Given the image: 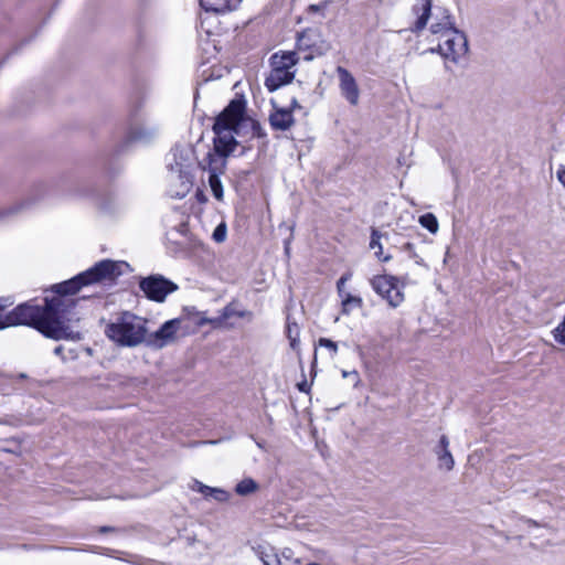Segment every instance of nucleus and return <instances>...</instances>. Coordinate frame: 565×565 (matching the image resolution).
Listing matches in <instances>:
<instances>
[{
    "label": "nucleus",
    "instance_id": "29",
    "mask_svg": "<svg viewBox=\"0 0 565 565\" xmlns=\"http://www.w3.org/2000/svg\"><path fill=\"white\" fill-rule=\"evenodd\" d=\"M403 250L407 252L409 254V257L415 259L416 264H423V259L416 254L415 246L413 243H405L403 245Z\"/></svg>",
    "mask_w": 565,
    "mask_h": 565
},
{
    "label": "nucleus",
    "instance_id": "22",
    "mask_svg": "<svg viewBox=\"0 0 565 565\" xmlns=\"http://www.w3.org/2000/svg\"><path fill=\"white\" fill-rule=\"evenodd\" d=\"M258 489H259V486L254 479L244 478L236 484L235 492L238 495L246 497V495H249V494L256 492Z\"/></svg>",
    "mask_w": 565,
    "mask_h": 565
},
{
    "label": "nucleus",
    "instance_id": "38",
    "mask_svg": "<svg viewBox=\"0 0 565 565\" xmlns=\"http://www.w3.org/2000/svg\"><path fill=\"white\" fill-rule=\"evenodd\" d=\"M113 531H114V527H110V526H102L99 529L100 533H108V532H113Z\"/></svg>",
    "mask_w": 565,
    "mask_h": 565
},
{
    "label": "nucleus",
    "instance_id": "9",
    "mask_svg": "<svg viewBox=\"0 0 565 565\" xmlns=\"http://www.w3.org/2000/svg\"><path fill=\"white\" fill-rule=\"evenodd\" d=\"M180 323V319L166 321L154 333L146 335L145 342L153 349L167 347L175 341Z\"/></svg>",
    "mask_w": 565,
    "mask_h": 565
},
{
    "label": "nucleus",
    "instance_id": "5",
    "mask_svg": "<svg viewBox=\"0 0 565 565\" xmlns=\"http://www.w3.org/2000/svg\"><path fill=\"white\" fill-rule=\"evenodd\" d=\"M139 288L147 299L154 302H164L167 297L179 289L178 285L160 274L141 277Z\"/></svg>",
    "mask_w": 565,
    "mask_h": 565
},
{
    "label": "nucleus",
    "instance_id": "10",
    "mask_svg": "<svg viewBox=\"0 0 565 565\" xmlns=\"http://www.w3.org/2000/svg\"><path fill=\"white\" fill-rule=\"evenodd\" d=\"M297 49L299 51H310L311 54L306 56V60H311L315 54H324L329 50V44L321 39L316 30L307 29L298 34Z\"/></svg>",
    "mask_w": 565,
    "mask_h": 565
},
{
    "label": "nucleus",
    "instance_id": "41",
    "mask_svg": "<svg viewBox=\"0 0 565 565\" xmlns=\"http://www.w3.org/2000/svg\"><path fill=\"white\" fill-rule=\"evenodd\" d=\"M61 351H62V347H56V348H55V350H54V352H55L56 354H60V353H61Z\"/></svg>",
    "mask_w": 565,
    "mask_h": 565
},
{
    "label": "nucleus",
    "instance_id": "26",
    "mask_svg": "<svg viewBox=\"0 0 565 565\" xmlns=\"http://www.w3.org/2000/svg\"><path fill=\"white\" fill-rule=\"evenodd\" d=\"M419 224L429 231L431 234H436L439 230L437 217L433 213H426L419 216Z\"/></svg>",
    "mask_w": 565,
    "mask_h": 565
},
{
    "label": "nucleus",
    "instance_id": "17",
    "mask_svg": "<svg viewBox=\"0 0 565 565\" xmlns=\"http://www.w3.org/2000/svg\"><path fill=\"white\" fill-rule=\"evenodd\" d=\"M299 58L295 51H281L270 56L271 67H277L285 71H296L295 66Z\"/></svg>",
    "mask_w": 565,
    "mask_h": 565
},
{
    "label": "nucleus",
    "instance_id": "39",
    "mask_svg": "<svg viewBox=\"0 0 565 565\" xmlns=\"http://www.w3.org/2000/svg\"><path fill=\"white\" fill-rule=\"evenodd\" d=\"M282 556H284V557H286V558H290V556H291V550L286 548V550L282 552Z\"/></svg>",
    "mask_w": 565,
    "mask_h": 565
},
{
    "label": "nucleus",
    "instance_id": "7",
    "mask_svg": "<svg viewBox=\"0 0 565 565\" xmlns=\"http://www.w3.org/2000/svg\"><path fill=\"white\" fill-rule=\"evenodd\" d=\"M158 129L147 120L137 115L130 117L129 125L124 138V145L148 143L153 140Z\"/></svg>",
    "mask_w": 565,
    "mask_h": 565
},
{
    "label": "nucleus",
    "instance_id": "34",
    "mask_svg": "<svg viewBox=\"0 0 565 565\" xmlns=\"http://www.w3.org/2000/svg\"><path fill=\"white\" fill-rule=\"evenodd\" d=\"M342 376L343 377H352L353 381L355 382V384H358L360 382V375L356 371H351V372H348V371H343L342 372Z\"/></svg>",
    "mask_w": 565,
    "mask_h": 565
},
{
    "label": "nucleus",
    "instance_id": "1",
    "mask_svg": "<svg viewBox=\"0 0 565 565\" xmlns=\"http://www.w3.org/2000/svg\"><path fill=\"white\" fill-rule=\"evenodd\" d=\"M128 267L126 262L100 260L77 276L52 286L54 295L45 297L43 306L26 301L7 313L0 311V330L28 326L53 340L73 338L70 323L78 320L75 311L78 299L73 296L84 286L114 282Z\"/></svg>",
    "mask_w": 565,
    "mask_h": 565
},
{
    "label": "nucleus",
    "instance_id": "24",
    "mask_svg": "<svg viewBox=\"0 0 565 565\" xmlns=\"http://www.w3.org/2000/svg\"><path fill=\"white\" fill-rule=\"evenodd\" d=\"M200 492L206 497L214 498L218 502H224L230 498V494L225 490L218 488H211L202 483H200Z\"/></svg>",
    "mask_w": 565,
    "mask_h": 565
},
{
    "label": "nucleus",
    "instance_id": "11",
    "mask_svg": "<svg viewBox=\"0 0 565 565\" xmlns=\"http://www.w3.org/2000/svg\"><path fill=\"white\" fill-rule=\"evenodd\" d=\"M337 73L339 75L341 94L351 105H356L359 103L360 90L355 78L342 66L337 67Z\"/></svg>",
    "mask_w": 565,
    "mask_h": 565
},
{
    "label": "nucleus",
    "instance_id": "21",
    "mask_svg": "<svg viewBox=\"0 0 565 565\" xmlns=\"http://www.w3.org/2000/svg\"><path fill=\"white\" fill-rule=\"evenodd\" d=\"M339 297L341 298V312L345 316L350 315L353 309H361L363 307V300L359 296L345 292Z\"/></svg>",
    "mask_w": 565,
    "mask_h": 565
},
{
    "label": "nucleus",
    "instance_id": "16",
    "mask_svg": "<svg viewBox=\"0 0 565 565\" xmlns=\"http://www.w3.org/2000/svg\"><path fill=\"white\" fill-rule=\"evenodd\" d=\"M269 122L275 130H288L295 124L291 109L275 107V110L269 115Z\"/></svg>",
    "mask_w": 565,
    "mask_h": 565
},
{
    "label": "nucleus",
    "instance_id": "40",
    "mask_svg": "<svg viewBox=\"0 0 565 565\" xmlns=\"http://www.w3.org/2000/svg\"><path fill=\"white\" fill-rule=\"evenodd\" d=\"M217 443H218V440H209V441H203L202 444H212V445H214V444H217Z\"/></svg>",
    "mask_w": 565,
    "mask_h": 565
},
{
    "label": "nucleus",
    "instance_id": "19",
    "mask_svg": "<svg viewBox=\"0 0 565 565\" xmlns=\"http://www.w3.org/2000/svg\"><path fill=\"white\" fill-rule=\"evenodd\" d=\"M200 6L205 11L215 13H224L233 9L232 0H200Z\"/></svg>",
    "mask_w": 565,
    "mask_h": 565
},
{
    "label": "nucleus",
    "instance_id": "20",
    "mask_svg": "<svg viewBox=\"0 0 565 565\" xmlns=\"http://www.w3.org/2000/svg\"><path fill=\"white\" fill-rule=\"evenodd\" d=\"M257 555L264 565H282L278 553L271 546H258Z\"/></svg>",
    "mask_w": 565,
    "mask_h": 565
},
{
    "label": "nucleus",
    "instance_id": "4",
    "mask_svg": "<svg viewBox=\"0 0 565 565\" xmlns=\"http://www.w3.org/2000/svg\"><path fill=\"white\" fill-rule=\"evenodd\" d=\"M105 333L118 345L134 348L146 340V320L134 313L124 312L114 322L107 324Z\"/></svg>",
    "mask_w": 565,
    "mask_h": 565
},
{
    "label": "nucleus",
    "instance_id": "37",
    "mask_svg": "<svg viewBox=\"0 0 565 565\" xmlns=\"http://www.w3.org/2000/svg\"><path fill=\"white\" fill-rule=\"evenodd\" d=\"M296 108H301V106L299 105V103L297 102V99H296V98H292V99H291V104H290V108H289V109H291V111H292V110H294V109H296Z\"/></svg>",
    "mask_w": 565,
    "mask_h": 565
},
{
    "label": "nucleus",
    "instance_id": "35",
    "mask_svg": "<svg viewBox=\"0 0 565 565\" xmlns=\"http://www.w3.org/2000/svg\"><path fill=\"white\" fill-rule=\"evenodd\" d=\"M297 386L300 392H305V393H308L309 388H310V386L306 380L302 381L301 383H298Z\"/></svg>",
    "mask_w": 565,
    "mask_h": 565
},
{
    "label": "nucleus",
    "instance_id": "14",
    "mask_svg": "<svg viewBox=\"0 0 565 565\" xmlns=\"http://www.w3.org/2000/svg\"><path fill=\"white\" fill-rule=\"evenodd\" d=\"M434 452L438 459V467L450 471L455 467V459L449 450V439L446 435H443L434 448Z\"/></svg>",
    "mask_w": 565,
    "mask_h": 565
},
{
    "label": "nucleus",
    "instance_id": "28",
    "mask_svg": "<svg viewBox=\"0 0 565 565\" xmlns=\"http://www.w3.org/2000/svg\"><path fill=\"white\" fill-rule=\"evenodd\" d=\"M213 239L217 243H222L226 238V225L224 223L216 226L213 232Z\"/></svg>",
    "mask_w": 565,
    "mask_h": 565
},
{
    "label": "nucleus",
    "instance_id": "15",
    "mask_svg": "<svg viewBox=\"0 0 565 565\" xmlns=\"http://www.w3.org/2000/svg\"><path fill=\"white\" fill-rule=\"evenodd\" d=\"M454 29L457 28L455 26L452 15L447 9H441L436 15V21L430 25V32L433 34H440L441 36L449 34Z\"/></svg>",
    "mask_w": 565,
    "mask_h": 565
},
{
    "label": "nucleus",
    "instance_id": "6",
    "mask_svg": "<svg viewBox=\"0 0 565 565\" xmlns=\"http://www.w3.org/2000/svg\"><path fill=\"white\" fill-rule=\"evenodd\" d=\"M371 286L392 308H397L404 301V292L398 286V278L395 276H375L371 279Z\"/></svg>",
    "mask_w": 565,
    "mask_h": 565
},
{
    "label": "nucleus",
    "instance_id": "27",
    "mask_svg": "<svg viewBox=\"0 0 565 565\" xmlns=\"http://www.w3.org/2000/svg\"><path fill=\"white\" fill-rule=\"evenodd\" d=\"M319 347L326 348L330 351L331 358H334L338 354V343L327 339L320 338L318 341Z\"/></svg>",
    "mask_w": 565,
    "mask_h": 565
},
{
    "label": "nucleus",
    "instance_id": "8",
    "mask_svg": "<svg viewBox=\"0 0 565 565\" xmlns=\"http://www.w3.org/2000/svg\"><path fill=\"white\" fill-rule=\"evenodd\" d=\"M445 36L447 39L444 44H439L436 51L445 58L458 63L459 60L468 53V39L466 34L458 29H454L452 32Z\"/></svg>",
    "mask_w": 565,
    "mask_h": 565
},
{
    "label": "nucleus",
    "instance_id": "25",
    "mask_svg": "<svg viewBox=\"0 0 565 565\" xmlns=\"http://www.w3.org/2000/svg\"><path fill=\"white\" fill-rule=\"evenodd\" d=\"M380 238H381V233L375 230V228H372V232H371V242H370V247L372 249H375L377 248V250L375 252V255L376 257L382 260V262H388L392 259V256L391 255H386V256H383L382 257V244L380 243Z\"/></svg>",
    "mask_w": 565,
    "mask_h": 565
},
{
    "label": "nucleus",
    "instance_id": "12",
    "mask_svg": "<svg viewBox=\"0 0 565 565\" xmlns=\"http://www.w3.org/2000/svg\"><path fill=\"white\" fill-rule=\"evenodd\" d=\"M431 7L433 0H423L420 6H414L412 8V12L417 15L416 21L409 28L412 33L419 34L423 30H425L431 15Z\"/></svg>",
    "mask_w": 565,
    "mask_h": 565
},
{
    "label": "nucleus",
    "instance_id": "2",
    "mask_svg": "<svg viewBox=\"0 0 565 565\" xmlns=\"http://www.w3.org/2000/svg\"><path fill=\"white\" fill-rule=\"evenodd\" d=\"M245 102L233 99L215 118L213 125V149L199 162L202 171L207 172L209 184L213 196L223 200V185L220 177L225 173L228 156L238 145L234 134H237L238 126L244 119Z\"/></svg>",
    "mask_w": 565,
    "mask_h": 565
},
{
    "label": "nucleus",
    "instance_id": "36",
    "mask_svg": "<svg viewBox=\"0 0 565 565\" xmlns=\"http://www.w3.org/2000/svg\"><path fill=\"white\" fill-rule=\"evenodd\" d=\"M322 9H323V7L320 4H310L308 8V11L310 13H317V12H320Z\"/></svg>",
    "mask_w": 565,
    "mask_h": 565
},
{
    "label": "nucleus",
    "instance_id": "23",
    "mask_svg": "<svg viewBox=\"0 0 565 565\" xmlns=\"http://www.w3.org/2000/svg\"><path fill=\"white\" fill-rule=\"evenodd\" d=\"M286 333L292 350H297L300 342V327L297 322L287 320Z\"/></svg>",
    "mask_w": 565,
    "mask_h": 565
},
{
    "label": "nucleus",
    "instance_id": "33",
    "mask_svg": "<svg viewBox=\"0 0 565 565\" xmlns=\"http://www.w3.org/2000/svg\"><path fill=\"white\" fill-rule=\"evenodd\" d=\"M556 175L559 183L565 188V166H559Z\"/></svg>",
    "mask_w": 565,
    "mask_h": 565
},
{
    "label": "nucleus",
    "instance_id": "3",
    "mask_svg": "<svg viewBox=\"0 0 565 565\" xmlns=\"http://www.w3.org/2000/svg\"><path fill=\"white\" fill-rule=\"evenodd\" d=\"M193 150L189 146H174L168 154L169 194L171 198H184L192 186Z\"/></svg>",
    "mask_w": 565,
    "mask_h": 565
},
{
    "label": "nucleus",
    "instance_id": "18",
    "mask_svg": "<svg viewBox=\"0 0 565 565\" xmlns=\"http://www.w3.org/2000/svg\"><path fill=\"white\" fill-rule=\"evenodd\" d=\"M232 317H238V318H248L252 319L253 313L248 310H237L235 302H230L227 306H225L222 311L221 316L218 318H214L209 320L210 323L214 326H221L225 320L232 318Z\"/></svg>",
    "mask_w": 565,
    "mask_h": 565
},
{
    "label": "nucleus",
    "instance_id": "13",
    "mask_svg": "<svg viewBox=\"0 0 565 565\" xmlns=\"http://www.w3.org/2000/svg\"><path fill=\"white\" fill-rule=\"evenodd\" d=\"M296 71H285L271 67L269 75L265 79V86L269 92H274L282 85L289 84L295 78Z\"/></svg>",
    "mask_w": 565,
    "mask_h": 565
},
{
    "label": "nucleus",
    "instance_id": "31",
    "mask_svg": "<svg viewBox=\"0 0 565 565\" xmlns=\"http://www.w3.org/2000/svg\"><path fill=\"white\" fill-rule=\"evenodd\" d=\"M252 136L256 138H265L266 132L260 124L256 120H250Z\"/></svg>",
    "mask_w": 565,
    "mask_h": 565
},
{
    "label": "nucleus",
    "instance_id": "32",
    "mask_svg": "<svg viewBox=\"0 0 565 565\" xmlns=\"http://www.w3.org/2000/svg\"><path fill=\"white\" fill-rule=\"evenodd\" d=\"M22 207V204H17L12 207H8V209H0V220H3L6 218L7 216L9 215H12L14 213H17L18 211H20Z\"/></svg>",
    "mask_w": 565,
    "mask_h": 565
},
{
    "label": "nucleus",
    "instance_id": "30",
    "mask_svg": "<svg viewBox=\"0 0 565 565\" xmlns=\"http://www.w3.org/2000/svg\"><path fill=\"white\" fill-rule=\"evenodd\" d=\"M351 273L343 274L340 279L337 281V291L338 295L341 296L345 294V282L351 279Z\"/></svg>",
    "mask_w": 565,
    "mask_h": 565
}]
</instances>
